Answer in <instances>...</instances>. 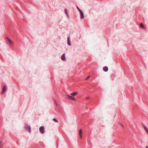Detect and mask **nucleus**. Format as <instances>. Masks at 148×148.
Listing matches in <instances>:
<instances>
[{
  "mask_svg": "<svg viewBox=\"0 0 148 148\" xmlns=\"http://www.w3.org/2000/svg\"><path fill=\"white\" fill-rule=\"evenodd\" d=\"M44 127L43 126H41L39 128V130L40 132L42 134H43L44 133Z\"/></svg>",
  "mask_w": 148,
  "mask_h": 148,
  "instance_id": "f257e3e1",
  "label": "nucleus"
},
{
  "mask_svg": "<svg viewBox=\"0 0 148 148\" xmlns=\"http://www.w3.org/2000/svg\"><path fill=\"white\" fill-rule=\"evenodd\" d=\"M67 96L68 97V98L69 99L72 100H73L75 101V98L70 96L69 95H67Z\"/></svg>",
  "mask_w": 148,
  "mask_h": 148,
  "instance_id": "f03ea898",
  "label": "nucleus"
},
{
  "mask_svg": "<svg viewBox=\"0 0 148 148\" xmlns=\"http://www.w3.org/2000/svg\"><path fill=\"white\" fill-rule=\"evenodd\" d=\"M80 13L81 15V19H83L84 18V13L82 11L80 12Z\"/></svg>",
  "mask_w": 148,
  "mask_h": 148,
  "instance_id": "7ed1b4c3",
  "label": "nucleus"
},
{
  "mask_svg": "<svg viewBox=\"0 0 148 148\" xmlns=\"http://www.w3.org/2000/svg\"><path fill=\"white\" fill-rule=\"evenodd\" d=\"M6 88L5 86H4L2 91V93H4L6 90Z\"/></svg>",
  "mask_w": 148,
  "mask_h": 148,
  "instance_id": "20e7f679",
  "label": "nucleus"
},
{
  "mask_svg": "<svg viewBox=\"0 0 148 148\" xmlns=\"http://www.w3.org/2000/svg\"><path fill=\"white\" fill-rule=\"evenodd\" d=\"M103 69L104 71L106 72L108 71V68L107 66H105L103 67Z\"/></svg>",
  "mask_w": 148,
  "mask_h": 148,
  "instance_id": "39448f33",
  "label": "nucleus"
},
{
  "mask_svg": "<svg viewBox=\"0 0 148 148\" xmlns=\"http://www.w3.org/2000/svg\"><path fill=\"white\" fill-rule=\"evenodd\" d=\"M7 39L9 43H10V44L11 45L12 44V40L8 37H7Z\"/></svg>",
  "mask_w": 148,
  "mask_h": 148,
  "instance_id": "423d86ee",
  "label": "nucleus"
},
{
  "mask_svg": "<svg viewBox=\"0 0 148 148\" xmlns=\"http://www.w3.org/2000/svg\"><path fill=\"white\" fill-rule=\"evenodd\" d=\"M82 130L81 129H80L79 130V135L80 137H82Z\"/></svg>",
  "mask_w": 148,
  "mask_h": 148,
  "instance_id": "0eeeda50",
  "label": "nucleus"
},
{
  "mask_svg": "<svg viewBox=\"0 0 148 148\" xmlns=\"http://www.w3.org/2000/svg\"><path fill=\"white\" fill-rule=\"evenodd\" d=\"M69 40H70V38L69 37H68L67 38V43L69 45L71 46V44Z\"/></svg>",
  "mask_w": 148,
  "mask_h": 148,
  "instance_id": "6e6552de",
  "label": "nucleus"
},
{
  "mask_svg": "<svg viewBox=\"0 0 148 148\" xmlns=\"http://www.w3.org/2000/svg\"><path fill=\"white\" fill-rule=\"evenodd\" d=\"M77 94V92H74L73 93H71L70 94V95H71L75 96Z\"/></svg>",
  "mask_w": 148,
  "mask_h": 148,
  "instance_id": "1a4fd4ad",
  "label": "nucleus"
},
{
  "mask_svg": "<svg viewBox=\"0 0 148 148\" xmlns=\"http://www.w3.org/2000/svg\"><path fill=\"white\" fill-rule=\"evenodd\" d=\"M61 58L62 60H64L65 59V54H64L61 56Z\"/></svg>",
  "mask_w": 148,
  "mask_h": 148,
  "instance_id": "9d476101",
  "label": "nucleus"
},
{
  "mask_svg": "<svg viewBox=\"0 0 148 148\" xmlns=\"http://www.w3.org/2000/svg\"><path fill=\"white\" fill-rule=\"evenodd\" d=\"M64 12L65 14H66L67 15H68V10L66 9H64Z\"/></svg>",
  "mask_w": 148,
  "mask_h": 148,
  "instance_id": "9b49d317",
  "label": "nucleus"
},
{
  "mask_svg": "<svg viewBox=\"0 0 148 148\" xmlns=\"http://www.w3.org/2000/svg\"><path fill=\"white\" fill-rule=\"evenodd\" d=\"M144 128L145 131H146L147 133L148 134V129L145 125L144 126Z\"/></svg>",
  "mask_w": 148,
  "mask_h": 148,
  "instance_id": "f8f14e48",
  "label": "nucleus"
},
{
  "mask_svg": "<svg viewBox=\"0 0 148 148\" xmlns=\"http://www.w3.org/2000/svg\"><path fill=\"white\" fill-rule=\"evenodd\" d=\"M140 26L141 28H144V26L143 23H141L140 24Z\"/></svg>",
  "mask_w": 148,
  "mask_h": 148,
  "instance_id": "ddd939ff",
  "label": "nucleus"
},
{
  "mask_svg": "<svg viewBox=\"0 0 148 148\" xmlns=\"http://www.w3.org/2000/svg\"><path fill=\"white\" fill-rule=\"evenodd\" d=\"M28 129L29 130V132H31V129H30V127L29 126H28Z\"/></svg>",
  "mask_w": 148,
  "mask_h": 148,
  "instance_id": "4468645a",
  "label": "nucleus"
},
{
  "mask_svg": "<svg viewBox=\"0 0 148 148\" xmlns=\"http://www.w3.org/2000/svg\"><path fill=\"white\" fill-rule=\"evenodd\" d=\"M53 120L54 121L56 122H57V123L58 122V121L57 120H56V119H53Z\"/></svg>",
  "mask_w": 148,
  "mask_h": 148,
  "instance_id": "2eb2a0df",
  "label": "nucleus"
},
{
  "mask_svg": "<svg viewBox=\"0 0 148 148\" xmlns=\"http://www.w3.org/2000/svg\"><path fill=\"white\" fill-rule=\"evenodd\" d=\"M77 8L78 10L79 11V12L82 11L81 10H80L79 9V7L78 6L77 7Z\"/></svg>",
  "mask_w": 148,
  "mask_h": 148,
  "instance_id": "dca6fc26",
  "label": "nucleus"
},
{
  "mask_svg": "<svg viewBox=\"0 0 148 148\" xmlns=\"http://www.w3.org/2000/svg\"><path fill=\"white\" fill-rule=\"evenodd\" d=\"M90 77V76H88L86 79V80H87Z\"/></svg>",
  "mask_w": 148,
  "mask_h": 148,
  "instance_id": "f3484780",
  "label": "nucleus"
},
{
  "mask_svg": "<svg viewBox=\"0 0 148 148\" xmlns=\"http://www.w3.org/2000/svg\"><path fill=\"white\" fill-rule=\"evenodd\" d=\"M54 102L55 103V104H56V105L57 106H58V104L57 103V102H56V101L55 100L54 101Z\"/></svg>",
  "mask_w": 148,
  "mask_h": 148,
  "instance_id": "a211bd4d",
  "label": "nucleus"
},
{
  "mask_svg": "<svg viewBox=\"0 0 148 148\" xmlns=\"http://www.w3.org/2000/svg\"><path fill=\"white\" fill-rule=\"evenodd\" d=\"M120 125H121V126L122 127H123V125L122 123H120Z\"/></svg>",
  "mask_w": 148,
  "mask_h": 148,
  "instance_id": "6ab92c4d",
  "label": "nucleus"
},
{
  "mask_svg": "<svg viewBox=\"0 0 148 148\" xmlns=\"http://www.w3.org/2000/svg\"><path fill=\"white\" fill-rule=\"evenodd\" d=\"M1 145H2L1 142H0V147L1 146Z\"/></svg>",
  "mask_w": 148,
  "mask_h": 148,
  "instance_id": "aec40b11",
  "label": "nucleus"
},
{
  "mask_svg": "<svg viewBox=\"0 0 148 148\" xmlns=\"http://www.w3.org/2000/svg\"><path fill=\"white\" fill-rule=\"evenodd\" d=\"M88 98H89L88 97H86V99H88Z\"/></svg>",
  "mask_w": 148,
  "mask_h": 148,
  "instance_id": "412c9836",
  "label": "nucleus"
},
{
  "mask_svg": "<svg viewBox=\"0 0 148 148\" xmlns=\"http://www.w3.org/2000/svg\"><path fill=\"white\" fill-rule=\"evenodd\" d=\"M146 148H148V146H147L146 147Z\"/></svg>",
  "mask_w": 148,
  "mask_h": 148,
  "instance_id": "4be33fe9",
  "label": "nucleus"
}]
</instances>
